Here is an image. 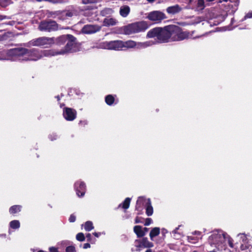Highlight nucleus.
Wrapping results in <instances>:
<instances>
[{"label":"nucleus","instance_id":"nucleus-21","mask_svg":"<svg viewBox=\"0 0 252 252\" xmlns=\"http://www.w3.org/2000/svg\"><path fill=\"white\" fill-rule=\"evenodd\" d=\"M115 100L114 96L112 94H108L105 97V103L109 106L113 105Z\"/></svg>","mask_w":252,"mask_h":252},{"label":"nucleus","instance_id":"nucleus-49","mask_svg":"<svg viewBox=\"0 0 252 252\" xmlns=\"http://www.w3.org/2000/svg\"><path fill=\"white\" fill-rule=\"evenodd\" d=\"M200 232H196V231H195L194 233H193V234H197V235H199L200 234Z\"/></svg>","mask_w":252,"mask_h":252},{"label":"nucleus","instance_id":"nucleus-35","mask_svg":"<svg viewBox=\"0 0 252 252\" xmlns=\"http://www.w3.org/2000/svg\"><path fill=\"white\" fill-rule=\"evenodd\" d=\"M131 198L129 197H126L125 200L120 203L119 205H130Z\"/></svg>","mask_w":252,"mask_h":252},{"label":"nucleus","instance_id":"nucleus-28","mask_svg":"<svg viewBox=\"0 0 252 252\" xmlns=\"http://www.w3.org/2000/svg\"><path fill=\"white\" fill-rule=\"evenodd\" d=\"M11 3V0H0V6L6 7Z\"/></svg>","mask_w":252,"mask_h":252},{"label":"nucleus","instance_id":"nucleus-3","mask_svg":"<svg viewBox=\"0 0 252 252\" xmlns=\"http://www.w3.org/2000/svg\"><path fill=\"white\" fill-rule=\"evenodd\" d=\"M147 38H156L158 42L167 43L170 41V25L164 27H156L150 30L147 33Z\"/></svg>","mask_w":252,"mask_h":252},{"label":"nucleus","instance_id":"nucleus-8","mask_svg":"<svg viewBox=\"0 0 252 252\" xmlns=\"http://www.w3.org/2000/svg\"><path fill=\"white\" fill-rule=\"evenodd\" d=\"M59 29V25L54 20L49 19L40 22L38 29L42 32H52L56 31Z\"/></svg>","mask_w":252,"mask_h":252},{"label":"nucleus","instance_id":"nucleus-18","mask_svg":"<svg viewBox=\"0 0 252 252\" xmlns=\"http://www.w3.org/2000/svg\"><path fill=\"white\" fill-rule=\"evenodd\" d=\"M130 8L129 6L125 5H123L120 9V14L123 17H126L129 14Z\"/></svg>","mask_w":252,"mask_h":252},{"label":"nucleus","instance_id":"nucleus-17","mask_svg":"<svg viewBox=\"0 0 252 252\" xmlns=\"http://www.w3.org/2000/svg\"><path fill=\"white\" fill-rule=\"evenodd\" d=\"M136 205H151L150 199L145 196H139L137 200Z\"/></svg>","mask_w":252,"mask_h":252},{"label":"nucleus","instance_id":"nucleus-37","mask_svg":"<svg viewBox=\"0 0 252 252\" xmlns=\"http://www.w3.org/2000/svg\"><path fill=\"white\" fill-rule=\"evenodd\" d=\"M66 252H75V249L73 246H68L66 248Z\"/></svg>","mask_w":252,"mask_h":252},{"label":"nucleus","instance_id":"nucleus-16","mask_svg":"<svg viewBox=\"0 0 252 252\" xmlns=\"http://www.w3.org/2000/svg\"><path fill=\"white\" fill-rule=\"evenodd\" d=\"M182 9V8L178 4H176L167 7L166 11L169 14H175L180 12Z\"/></svg>","mask_w":252,"mask_h":252},{"label":"nucleus","instance_id":"nucleus-19","mask_svg":"<svg viewBox=\"0 0 252 252\" xmlns=\"http://www.w3.org/2000/svg\"><path fill=\"white\" fill-rule=\"evenodd\" d=\"M123 50L127 48H133L136 46V42L132 40H128L126 41H123Z\"/></svg>","mask_w":252,"mask_h":252},{"label":"nucleus","instance_id":"nucleus-36","mask_svg":"<svg viewBox=\"0 0 252 252\" xmlns=\"http://www.w3.org/2000/svg\"><path fill=\"white\" fill-rule=\"evenodd\" d=\"M248 18H252V11L247 13L242 19V21L246 20Z\"/></svg>","mask_w":252,"mask_h":252},{"label":"nucleus","instance_id":"nucleus-39","mask_svg":"<svg viewBox=\"0 0 252 252\" xmlns=\"http://www.w3.org/2000/svg\"><path fill=\"white\" fill-rule=\"evenodd\" d=\"M152 222V220L151 218H147L145 221V225L148 226Z\"/></svg>","mask_w":252,"mask_h":252},{"label":"nucleus","instance_id":"nucleus-13","mask_svg":"<svg viewBox=\"0 0 252 252\" xmlns=\"http://www.w3.org/2000/svg\"><path fill=\"white\" fill-rule=\"evenodd\" d=\"M63 116L67 121H72L76 118L77 112L75 109L64 107L63 109Z\"/></svg>","mask_w":252,"mask_h":252},{"label":"nucleus","instance_id":"nucleus-2","mask_svg":"<svg viewBox=\"0 0 252 252\" xmlns=\"http://www.w3.org/2000/svg\"><path fill=\"white\" fill-rule=\"evenodd\" d=\"M208 242L212 247L216 248L218 251L225 250L227 243L230 247H233L232 240L226 233L221 230L213 231L209 237Z\"/></svg>","mask_w":252,"mask_h":252},{"label":"nucleus","instance_id":"nucleus-58","mask_svg":"<svg viewBox=\"0 0 252 252\" xmlns=\"http://www.w3.org/2000/svg\"><path fill=\"white\" fill-rule=\"evenodd\" d=\"M68 16H70V15H71V14H68Z\"/></svg>","mask_w":252,"mask_h":252},{"label":"nucleus","instance_id":"nucleus-7","mask_svg":"<svg viewBox=\"0 0 252 252\" xmlns=\"http://www.w3.org/2000/svg\"><path fill=\"white\" fill-rule=\"evenodd\" d=\"M53 38L42 36L34 38L29 41L31 46H38L42 48H49L53 45Z\"/></svg>","mask_w":252,"mask_h":252},{"label":"nucleus","instance_id":"nucleus-27","mask_svg":"<svg viewBox=\"0 0 252 252\" xmlns=\"http://www.w3.org/2000/svg\"><path fill=\"white\" fill-rule=\"evenodd\" d=\"M181 226L182 225H179L178 227H176L174 230L172 231L173 236L176 239H179L182 236V234L180 232L178 233L177 232L178 230Z\"/></svg>","mask_w":252,"mask_h":252},{"label":"nucleus","instance_id":"nucleus-48","mask_svg":"<svg viewBox=\"0 0 252 252\" xmlns=\"http://www.w3.org/2000/svg\"><path fill=\"white\" fill-rule=\"evenodd\" d=\"M93 234H94L95 237H99V234H98V233H96V232H94V233H93Z\"/></svg>","mask_w":252,"mask_h":252},{"label":"nucleus","instance_id":"nucleus-42","mask_svg":"<svg viewBox=\"0 0 252 252\" xmlns=\"http://www.w3.org/2000/svg\"><path fill=\"white\" fill-rule=\"evenodd\" d=\"M91 245L89 243H85L84 244L83 248L84 249H88L90 248Z\"/></svg>","mask_w":252,"mask_h":252},{"label":"nucleus","instance_id":"nucleus-23","mask_svg":"<svg viewBox=\"0 0 252 252\" xmlns=\"http://www.w3.org/2000/svg\"><path fill=\"white\" fill-rule=\"evenodd\" d=\"M160 229L158 227H155L152 229L150 233V237L152 240H153V238L158 236L159 234Z\"/></svg>","mask_w":252,"mask_h":252},{"label":"nucleus","instance_id":"nucleus-38","mask_svg":"<svg viewBox=\"0 0 252 252\" xmlns=\"http://www.w3.org/2000/svg\"><path fill=\"white\" fill-rule=\"evenodd\" d=\"M79 125L82 127H85L88 125V122L86 120H82L79 122Z\"/></svg>","mask_w":252,"mask_h":252},{"label":"nucleus","instance_id":"nucleus-31","mask_svg":"<svg viewBox=\"0 0 252 252\" xmlns=\"http://www.w3.org/2000/svg\"><path fill=\"white\" fill-rule=\"evenodd\" d=\"M146 212L147 216H151L153 213V208L152 206H147L146 208Z\"/></svg>","mask_w":252,"mask_h":252},{"label":"nucleus","instance_id":"nucleus-54","mask_svg":"<svg viewBox=\"0 0 252 252\" xmlns=\"http://www.w3.org/2000/svg\"><path fill=\"white\" fill-rule=\"evenodd\" d=\"M144 230H145V231L146 232H147V231H148V228H146V227H145V228H144Z\"/></svg>","mask_w":252,"mask_h":252},{"label":"nucleus","instance_id":"nucleus-10","mask_svg":"<svg viewBox=\"0 0 252 252\" xmlns=\"http://www.w3.org/2000/svg\"><path fill=\"white\" fill-rule=\"evenodd\" d=\"M75 190L78 197L84 196L86 191V186L85 183L82 181H76L74 185Z\"/></svg>","mask_w":252,"mask_h":252},{"label":"nucleus","instance_id":"nucleus-53","mask_svg":"<svg viewBox=\"0 0 252 252\" xmlns=\"http://www.w3.org/2000/svg\"><path fill=\"white\" fill-rule=\"evenodd\" d=\"M214 0H207V1H208V2H213Z\"/></svg>","mask_w":252,"mask_h":252},{"label":"nucleus","instance_id":"nucleus-12","mask_svg":"<svg viewBox=\"0 0 252 252\" xmlns=\"http://www.w3.org/2000/svg\"><path fill=\"white\" fill-rule=\"evenodd\" d=\"M102 27L98 25L88 24L84 26L82 29V32L85 34H93L100 31Z\"/></svg>","mask_w":252,"mask_h":252},{"label":"nucleus","instance_id":"nucleus-33","mask_svg":"<svg viewBox=\"0 0 252 252\" xmlns=\"http://www.w3.org/2000/svg\"><path fill=\"white\" fill-rule=\"evenodd\" d=\"M188 240L189 242L194 244L197 242L198 239L195 237L190 236L188 237Z\"/></svg>","mask_w":252,"mask_h":252},{"label":"nucleus","instance_id":"nucleus-55","mask_svg":"<svg viewBox=\"0 0 252 252\" xmlns=\"http://www.w3.org/2000/svg\"><path fill=\"white\" fill-rule=\"evenodd\" d=\"M212 252H217V251L215 250H214L213 251H212Z\"/></svg>","mask_w":252,"mask_h":252},{"label":"nucleus","instance_id":"nucleus-9","mask_svg":"<svg viewBox=\"0 0 252 252\" xmlns=\"http://www.w3.org/2000/svg\"><path fill=\"white\" fill-rule=\"evenodd\" d=\"M167 17L165 14L160 11H153L148 13L147 18L155 23H159Z\"/></svg>","mask_w":252,"mask_h":252},{"label":"nucleus","instance_id":"nucleus-45","mask_svg":"<svg viewBox=\"0 0 252 252\" xmlns=\"http://www.w3.org/2000/svg\"><path fill=\"white\" fill-rule=\"evenodd\" d=\"M128 207L129 206H122V208L124 209V211H125L128 208Z\"/></svg>","mask_w":252,"mask_h":252},{"label":"nucleus","instance_id":"nucleus-15","mask_svg":"<svg viewBox=\"0 0 252 252\" xmlns=\"http://www.w3.org/2000/svg\"><path fill=\"white\" fill-rule=\"evenodd\" d=\"M238 236L240 237V239H242V243L241 245V249L242 250L251 249L252 248L251 245L248 244V239L245 234H239Z\"/></svg>","mask_w":252,"mask_h":252},{"label":"nucleus","instance_id":"nucleus-25","mask_svg":"<svg viewBox=\"0 0 252 252\" xmlns=\"http://www.w3.org/2000/svg\"><path fill=\"white\" fill-rule=\"evenodd\" d=\"M84 228L87 231H90L94 228L93 223L91 221H87L84 224Z\"/></svg>","mask_w":252,"mask_h":252},{"label":"nucleus","instance_id":"nucleus-4","mask_svg":"<svg viewBox=\"0 0 252 252\" xmlns=\"http://www.w3.org/2000/svg\"><path fill=\"white\" fill-rule=\"evenodd\" d=\"M11 55L17 57H24L25 61H36L40 58L38 51L35 49H28L24 48H18L11 50Z\"/></svg>","mask_w":252,"mask_h":252},{"label":"nucleus","instance_id":"nucleus-52","mask_svg":"<svg viewBox=\"0 0 252 252\" xmlns=\"http://www.w3.org/2000/svg\"><path fill=\"white\" fill-rule=\"evenodd\" d=\"M64 106V103H62V104H60V107H62L63 106Z\"/></svg>","mask_w":252,"mask_h":252},{"label":"nucleus","instance_id":"nucleus-20","mask_svg":"<svg viewBox=\"0 0 252 252\" xmlns=\"http://www.w3.org/2000/svg\"><path fill=\"white\" fill-rule=\"evenodd\" d=\"M134 231L138 237H141L145 235V232L142 230L140 225H136L134 227Z\"/></svg>","mask_w":252,"mask_h":252},{"label":"nucleus","instance_id":"nucleus-24","mask_svg":"<svg viewBox=\"0 0 252 252\" xmlns=\"http://www.w3.org/2000/svg\"><path fill=\"white\" fill-rule=\"evenodd\" d=\"M20 206H12L9 209L10 214L14 215L21 211Z\"/></svg>","mask_w":252,"mask_h":252},{"label":"nucleus","instance_id":"nucleus-47","mask_svg":"<svg viewBox=\"0 0 252 252\" xmlns=\"http://www.w3.org/2000/svg\"><path fill=\"white\" fill-rule=\"evenodd\" d=\"M55 98H57V101H58V102H59V101H60V99H60V96H59V95H58L56 96H55Z\"/></svg>","mask_w":252,"mask_h":252},{"label":"nucleus","instance_id":"nucleus-46","mask_svg":"<svg viewBox=\"0 0 252 252\" xmlns=\"http://www.w3.org/2000/svg\"><path fill=\"white\" fill-rule=\"evenodd\" d=\"M140 222V221L139 220V218H136L135 220V222L136 223H139Z\"/></svg>","mask_w":252,"mask_h":252},{"label":"nucleus","instance_id":"nucleus-29","mask_svg":"<svg viewBox=\"0 0 252 252\" xmlns=\"http://www.w3.org/2000/svg\"><path fill=\"white\" fill-rule=\"evenodd\" d=\"M197 7L200 10H203L204 9L205 5L204 3V0H198L197 3Z\"/></svg>","mask_w":252,"mask_h":252},{"label":"nucleus","instance_id":"nucleus-6","mask_svg":"<svg viewBox=\"0 0 252 252\" xmlns=\"http://www.w3.org/2000/svg\"><path fill=\"white\" fill-rule=\"evenodd\" d=\"M170 41H181L189 37V33L183 31L182 28L175 25H170Z\"/></svg>","mask_w":252,"mask_h":252},{"label":"nucleus","instance_id":"nucleus-11","mask_svg":"<svg viewBox=\"0 0 252 252\" xmlns=\"http://www.w3.org/2000/svg\"><path fill=\"white\" fill-rule=\"evenodd\" d=\"M122 43L123 40H116L106 42L105 45L107 49L119 51L123 50Z\"/></svg>","mask_w":252,"mask_h":252},{"label":"nucleus","instance_id":"nucleus-41","mask_svg":"<svg viewBox=\"0 0 252 252\" xmlns=\"http://www.w3.org/2000/svg\"><path fill=\"white\" fill-rule=\"evenodd\" d=\"M49 251L50 252H58V249L55 247H50L49 248Z\"/></svg>","mask_w":252,"mask_h":252},{"label":"nucleus","instance_id":"nucleus-14","mask_svg":"<svg viewBox=\"0 0 252 252\" xmlns=\"http://www.w3.org/2000/svg\"><path fill=\"white\" fill-rule=\"evenodd\" d=\"M136 247L138 248H152L153 247V244L150 242L147 238H143L141 240H137L135 241Z\"/></svg>","mask_w":252,"mask_h":252},{"label":"nucleus","instance_id":"nucleus-57","mask_svg":"<svg viewBox=\"0 0 252 252\" xmlns=\"http://www.w3.org/2000/svg\"><path fill=\"white\" fill-rule=\"evenodd\" d=\"M222 0L223 1L226 2V1H227L228 0Z\"/></svg>","mask_w":252,"mask_h":252},{"label":"nucleus","instance_id":"nucleus-26","mask_svg":"<svg viewBox=\"0 0 252 252\" xmlns=\"http://www.w3.org/2000/svg\"><path fill=\"white\" fill-rule=\"evenodd\" d=\"M9 225L12 229H18L20 227V223L19 220H14L10 221Z\"/></svg>","mask_w":252,"mask_h":252},{"label":"nucleus","instance_id":"nucleus-44","mask_svg":"<svg viewBox=\"0 0 252 252\" xmlns=\"http://www.w3.org/2000/svg\"><path fill=\"white\" fill-rule=\"evenodd\" d=\"M86 237L88 239V241H91V234L90 233H88L86 235Z\"/></svg>","mask_w":252,"mask_h":252},{"label":"nucleus","instance_id":"nucleus-50","mask_svg":"<svg viewBox=\"0 0 252 252\" xmlns=\"http://www.w3.org/2000/svg\"><path fill=\"white\" fill-rule=\"evenodd\" d=\"M149 2L152 3L155 0H147Z\"/></svg>","mask_w":252,"mask_h":252},{"label":"nucleus","instance_id":"nucleus-1","mask_svg":"<svg viewBox=\"0 0 252 252\" xmlns=\"http://www.w3.org/2000/svg\"><path fill=\"white\" fill-rule=\"evenodd\" d=\"M53 44L58 46H64L59 52V54H64L69 53H74L78 51L80 44L78 42L77 38L70 34H63L56 38L53 37Z\"/></svg>","mask_w":252,"mask_h":252},{"label":"nucleus","instance_id":"nucleus-56","mask_svg":"<svg viewBox=\"0 0 252 252\" xmlns=\"http://www.w3.org/2000/svg\"><path fill=\"white\" fill-rule=\"evenodd\" d=\"M191 2H192V0H189V3H190Z\"/></svg>","mask_w":252,"mask_h":252},{"label":"nucleus","instance_id":"nucleus-32","mask_svg":"<svg viewBox=\"0 0 252 252\" xmlns=\"http://www.w3.org/2000/svg\"><path fill=\"white\" fill-rule=\"evenodd\" d=\"M12 34L10 32H4L1 36V39L2 40H6L10 37V35Z\"/></svg>","mask_w":252,"mask_h":252},{"label":"nucleus","instance_id":"nucleus-34","mask_svg":"<svg viewBox=\"0 0 252 252\" xmlns=\"http://www.w3.org/2000/svg\"><path fill=\"white\" fill-rule=\"evenodd\" d=\"M48 138L51 141H54L58 139V136L56 133H52L49 135Z\"/></svg>","mask_w":252,"mask_h":252},{"label":"nucleus","instance_id":"nucleus-5","mask_svg":"<svg viewBox=\"0 0 252 252\" xmlns=\"http://www.w3.org/2000/svg\"><path fill=\"white\" fill-rule=\"evenodd\" d=\"M149 27L147 22L141 21L134 22L122 27L124 34L130 35L145 32Z\"/></svg>","mask_w":252,"mask_h":252},{"label":"nucleus","instance_id":"nucleus-22","mask_svg":"<svg viewBox=\"0 0 252 252\" xmlns=\"http://www.w3.org/2000/svg\"><path fill=\"white\" fill-rule=\"evenodd\" d=\"M116 23V20L112 18L110 19L105 18L103 20V25L105 26H114Z\"/></svg>","mask_w":252,"mask_h":252},{"label":"nucleus","instance_id":"nucleus-43","mask_svg":"<svg viewBox=\"0 0 252 252\" xmlns=\"http://www.w3.org/2000/svg\"><path fill=\"white\" fill-rule=\"evenodd\" d=\"M7 18V16L5 15H2L0 14V21H2L3 20L6 19Z\"/></svg>","mask_w":252,"mask_h":252},{"label":"nucleus","instance_id":"nucleus-51","mask_svg":"<svg viewBox=\"0 0 252 252\" xmlns=\"http://www.w3.org/2000/svg\"><path fill=\"white\" fill-rule=\"evenodd\" d=\"M145 252H152V251L151 250L148 249Z\"/></svg>","mask_w":252,"mask_h":252},{"label":"nucleus","instance_id":"nucleus-30","mask_svg":"<svg viewBox=\"0 0 252 252\" xmlns=\"http://www.w3.org/2000/svg\"><path fill=\"white\" fill-rule=\"evenodd\" d=\"M76 239L80 242H83L85 240V237L84 234L82 232L79 233L76 235Z\"/></svg>","mask_w":252,"mask_h":252},{"label":"nucleus","instance_id":"nucleus-40","mask_svg":"<svg viewBox=\"0 0 252 252\" xmlns=\"http://www.w3.org/2000/svg\"><path fill=\"white\" fill-rule=\"evenodd\" d=\"M75 220H76V217L73 214L71 215L69 218V221L70 222H73L75 221Z\"/></svg>","mask_w":252,"mask_h":252}]
</instances>
